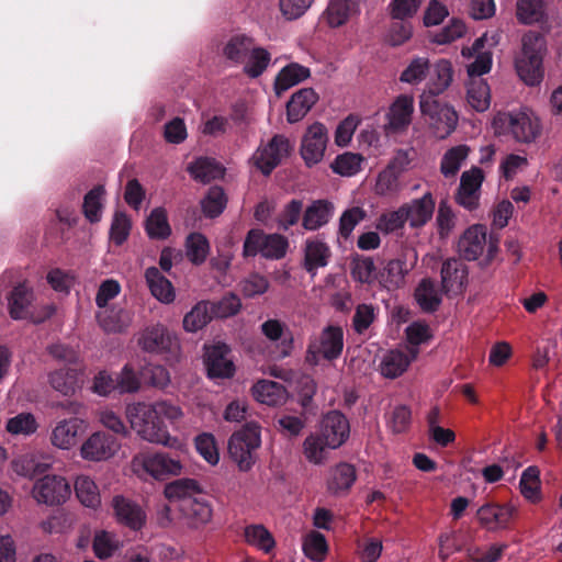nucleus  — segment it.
<instances>
[{"instance_id": "obj_1", "label": "nucleus", "mask_w": 562, "mask_h": 562, "mask_svg": "<svg viewBox=\"0 0 562 562\" xmlns=\"http://www.w3.org/2000/svg\"><path fill=\"white\" fill-rule=\"evenodd\" d=\"M125 416L131 429L144 441L168 448L181 446L177 437H172L165 422L173 425L184 414L182 408L168 400L155 402H134L126 406Z\"/></svg>"}, {"instance_id": "obj_2", "label": "nucleus", "mask_w": 562, "mask_h": 562, "mask_svg": "<svg viewBox=\"0 0 562 562\" xmlns=\"http://www.w3.org/2000/svg\"><path fill=\"white\" fill-rule=\"evenodd\" d=\"M493 124L498 134H508L518 143L530 144L541 134L539 117L526 108L499 113Z\"/></svg>"}, {"instance_id": "obj_3", "label": "nucleus", "mask_w": 562, "mask_h": 562, "mask_svg": "<svg viewBox=\"0 0 562 562\" xmlns=\"http://www.w3.org/2000/svg\"><path fill=\"white\" fill-rule=\"evenodd\" d=\"M180 460L165 452L140 451L131 460V471L140 480L165 481L182 473Z\"/></svg>"}, {"instance_id": "obj_4", "label": "nucleus", "mask_w": 562, "mask_h": 562, "mask_svg": "<svg viewBox=\"0 0 562 562\" xmlns=\"http://www.w3.org/2000/svg\"><path fill=\"white\" fill-rule=\"evenodd\" d=\"M544 48V40L540 34L529 32L522 37L521 54L517 57L515 66L519 78L528 86H536L543 78Z\"/></svg>"}, {"instance_id": "obj_5", "label": "nucleus", "mask_w": 562, "mask_h": 562, "mask_svg": "<svg viewBox=\"0 0 562 562\" xmlns=\"http://www.w3.org/2000/svg\"><path fill=\"white\" fill-rule=\"evenodd\" d=\"M137 345L146 353L161 356L166 361H177L180 341L165 325L146 326L137 334Z\"/></svg>"}, {"instance_id": "obj_6", "label": "nucleus", "mask_w": 562, "mask_h": 562, "mask_svg": "<svg viewBox=\"0 0 562 562\" xmlns=\"http://www.w3.org/2000/svg\"><path fill=\"white\" fill-rule=\"evenodd\" d=\"M260 445V427L255 423H249L231 436L228 453L240 471H248L255 464L254 452Z\"/></svg>"}, {"instance_id": "obj_7", "label": "nucleus", "mask_w": 562, "mask_h": 562, "mask_svg": "<svg viewBox=\"0 0 562 562\" xmlns=\"http://www.w3.org/2000/svg\"><path fill=\"white\" fill-rule=\"evenodd\" d=\"M419 109L437 138L443 139L456 130L458 114L448 103L440 102L431 95H420Z\"/></svg>"}, {"instance_id": "obj_8", "label": "nucleus", "mask_w": 562, "mask_h": 562, "mask_svg": "<svg viewBox=\"0 0 562 562\" xmlns=\"http://www.w3.org/2000/svg\"><path fill=\"white\" fill-rule=\"evenodd\" d=\"M342 349V328L329 325L325 327L319 335L311 337L305 360L312 366L318 364L321 359L331 361L340 357Z\"/></svg>"}, {"instance_id": "obj_9", "label": "nucleus", "mask_w": 562, "mask_h": 562, "mask_svg": "<svg viewBox=\"0 0 562 562\" xmlns=\"http://www.w3.org/2000/svg\"><path fill=\"white\" fill-rule=\"evenodd\" d=\"M485 248L488 259H492L498 250V238L491 235L487 239V228L482 224L471 225L459 238V252L469 261L476 260Z\"/></svg>"}, {"instance_id": "obj_10", "label": "nucleus", "mask_w": 562, "mask_h": 562, "mask_svg": "<svg viewBox=\"0 0 562 562\" xmlns=\"http://www.w3.org/2000/svg\"><path fill=\"white\" fill-rule=\"evenodd\" d=\"M417 261L414 248L403 247L396 258L389 260L380 271V283L387 290H396L405 282L406 274Z\"/></svg>"}, {"instance_id": "obj_11", "label": "nucleus", "mask_w": 562, "mask_h": 562, "mask_svg": "<svg viewBox=\"0 0 562 562\" xmlns=\"http://www.w3.org/2000/svg\"><path fill=\"white\" fill-rule=\"evenodd\" d=\"M291 145L284 135H274L266 145H261L251 156V162L268 176L290 154Z\"/></svg>"}, {"instance_id": "obj_12", "label": "nucleus", "mask_w": 562, "mask_h": 562, "mask_svg": "<svg viewBox=\"0 0 562 562\" xmlns=\"http://www.w3.org/2000/svg\"><path fill=\"white\" fill-rule=\"evenodd\" d=\"M120 449L117 438L104 431H95L82 442L80 457L90 462H103L112 459Z\"/></svg>"}, {"instance_id": "obj_13", "label": "nucleus", "mask_w": 562, "mask_h": 562, "mask_svg": "<svg viewBox=\"0 0 562 562\" xmlns=\"http://www.w3.org/2000/svg\"><path fill=\"white\" fill-rule=\"evenodd\" d=\"M32 495L40 504L59 505L70 496V485L63 476L45 475L35 482Z\"/></svg>"}, {"instance_id": "obj_14", "label": "nucleus", "mask_w": 562, "mask_h": 562, "mask_svg": "<svg viewBox=\"0 0 562 562\" xmlns=\"http://www.w3.org/2000/svg\"><path fill=\"white\" fill-rule=\"evenodd\" d=\"M328 142L327 130L324 124L315 122L310 125L301 142L300 153L306 164L312 167L322 161Z\"/></svg>"}, {"instance_id": "obj_15", "label": "nucleus", "mask_w": 562, "mask_h": 562, "mask_svg": "<svg viewBox=\"0 0 562 562\" xmlns=\"http://www.w3.org/2000/svg\"><path fill=\"white\" fill-rule=\"evenodd\" d=\"M317 432L327 440V446L338 449L349 438V420L339 411H330L322 417Z\"/></svg>"}, {"instance_id": "obj_16", "label": "nucleus", "mask_w": 562, "mask_h": 562, "mask_svg": "<svg viewBox=\"0 0 562 562\" xmlns=\"http://www.w3.org/2000/svg\"><path fill=\"white\" fill-rule=\"evenodd\" d=\"M484 181V173L479 167H472L464 171L460 178V186L456 201L462 207L474 211L479 207L481 187Z\"/></svg>"}, {"instance_id": "obj_17", "label": "nucleus", "mask_w": 562, "mask_h": 562, "mask_svg": "<svg viewBox=\"0 0 562 562\" xmlns=\"http://www.w3.org/2000/svg\"><path fill=\"white\" fill-rule=\"evenodd\" d=\"M413 113L414 97L409 94L398 95L386 113L385 133L395 134L406 131L412 123Z\"/></svg>"}, {"instance_id": "obj_18", "label": "nucleus", "mask_w": 562, "mask_h": 562, "mask_svg": "<svg viewBox=\"0 0 562 562\" xmlns=\"http://www.w3.org/2000/svg\"><path fill=\"white\" fill-rule=\"evenodd\" d=\"M486 34L477 37L471 46L463 47L461 55L465 59L474 58L467 65L469 80L482 78L483 75L490 72L492 68V52L484 48Z\"/></svg>"}, {"instance_id": "obj_19", "label": "nucleus", "mask_w": 562, "mask_h": 562, "mask_svg": "<svg viewBox=\"0 0 562 562\" xmlns=\"http://www.w3.org/2000/svg\"><path fill=\"white\" fill-rule=\"evenodd\" d=\"M260 331L267 340L276 345L279 358H286L294 348V337L285 323L269 318L260 325Z\"/></svg>"}, {"instance_id": "obj_20", "label": "nucleus", "mask_w": 562, "mask_h": 562, "mask_svg": "<svg viewBox=\"0 0 562 562\" xmlns=\"http://www.w3.org/2000/svg\"><path fill=\"white\" fill-rule=\"evenodd\" d=\"M515 513L516 508L512 505L488 503L477 509L476 517L482 527L490 531H496L508 528Z\"/></svg>"}, {"instance_id": "obj_21", "label": "nucleus", "mask_w": 562, "mask_h": 562, "mask_svg": "<svg viewBox=\"0 0 562 562\" xmlns=\"http://www.w3.org/2000/svg\"><path fill=\"white\" fill-rule=\"evenodd\" d=\"M419 349L408 347L406 350L393 349L387 351L381 362L380 372L387 379L401 376L418 356Z\"/></svg>"}, {"instance_id": "obj_22", "label": "nucleus", "mask_w": 562, "mask_h": 562, "mask_svg": "<svg viewBox=\"0 0 562 562\" xmlns=\"http://www.w3.org/2000/svg\"><path fill=\"white\" fill-rule=\"evenodd\" d=\"M85 420L70 417L59 420L52 429L50 442L61 450H69L77 445L79 435L83 431Z\"/></svg>"}, {"instance_id": "obj_23", "label": "nucleus", "mask_w": 562, "mask_h": 562, "mask_svg": "<svg viewBox=\"0 0 562 562\" xmlns=\"http://www.w3.org/2000/svg\"><path fill=\"white\" fill-rule=\"evenodd\" d=\"M412 228L425 226L432 217L436 202L430 192H426L422 198L413 199L401 205Z\"/></svg>"}, {"instance_id": "obj_24", "label": "nucleus", "mask_w": 562, "mask_h": 562, "mask_svg": "<svg viewBox=\"0 0 562 562\" xmlns=\"http://www.w3.org/2000/svg\"><path fill=\"white\" fill-rule=\"evenodd\" d=\"M303 268L314 277L319 268L328 265L331 250L327 243L318 237L307 238L303 247Z\"/></svg>"}, {"instance_id": "obj_25", "label": "nucleus", "mask_w": 562, "mask_h": 562, "mask_svg": "<svg viewBox=\"0 0 562 562\" xmlns=\"http://www.w3.org/2000/svg\"><path fill=\"white\" fill-rule=\"evenodd\" d=\"M453 79V67L450 60L439 59L428 72L426 90L420 95H431L435 98L443 93L451 85Z\"/></svg>"}, {"instance_id": "obj_26", "label": "nucleus", "mask_w": 562, "mask_h": 562, "mask_svg": "<svg viewBox=\"0 0 562 562\" xmlns=\"http://www.w3.org/2000/svg\"><path fill=\"white\" fill-rule=\"evenodd\" d=\"M229 352L225 344L206 348L205 366L211 378H229L234 373V363L227 358Z\"/></svg>"}, {"instance_id": "obj_27", "label": "nucleus", "mask_w": 562, "mask_h": 562, "mask_svg": "<svg viewBox=\"0 0 562 562\" xmlns=\"http://www.w3.org/2000/svg\"><path fill=\"white\" fill-rule=\"evenodd\" d=\"M184 524L190 528H199L207 524L212 517V509L206 501L199 494L194 498H186L179 504Z\"/></svg>"}, {"instance_id": "obj_28", "label": "nucleus", "mask_w": 562, "mask_h": 562, "mask_svg": "<svg viewBox=\"0 0 562 562\" xmlns=\"http://www.w3.org/2000/svg\"><path fill=\"white\" fill-rule=\"evenodd\" d=\"M318 94L313 88H302L292 94L286 103V120L289 123L301 121L316 104Z\"/></svg>"}, {"instance_id": "obj_29", "label": "nucleus", "mask_w": 562, "mask_h": 562, "mask_svg": "<svg viewBox=\"0 0 562 562\" xmlns=\"http://www.w3.org/2000/svg\"><path fill=\"white\" fill-rule=\"evenodd\" d=\"M335 206L328 200H315L302 215V226L306 231H317L325 226L334 215Z\"/></svg>"}, {"instance_id": "obj_30", "label": "nucleus", "mask_w": 562, "mask_h": 562, "mask_svg": "<svg viewBox=\"0 0 562 562\" xmlns=\"http://www.w3.org/2000/svg\"><path fill=\"white\" fill-rule=\"evenodd\" d=\"M441 285L447 292L459 293L467 281V266L459 259H447L441 267Z\"/></svg>"}, {"instance_id": "obj_31", "label": "nucleus", "mask_w": 562, "mask_h": 562, "mask_svg": "<svg viewBox=\"0 0 562 562\" xmlns=\"http://www.w3.org/2000/svg\"><path fill=\"white\" fill-rule=\"evenodd\" d=\"M49 385L64 396H72L79 389V371L76 368L66 367L48 373Z\"/></svg>"}, {"instance_id": "obj_32", "label": "nucleus", "mask_w": 562, "mask_h": 562, "mask_svg": "<svg viewBox=\"0 0 562 562\" xmlns=\"http://www.w3.org/2000/svg\"><path fill=\"white\" fill-rule=\"evenodd\" d=\"M145 279L154 297L165 304L173 302L176 297L175 288L172 283L161 274L158 268H147L145 271Z\"/></svg>"}, {"instance_id": "obj_33", "label": "nucleus", "mask_w": 562, "mask_h": 562, "mask_svg": "<svg viewBox=\"0 0 562 562\" xmlns=\"http://www.w3.org/2000/svg\"><path fill=\"white\" fill-rule=\"evenodd\" d=\"M252 395L258 402L269 406L282 405L288 400L286 389L270 380L258 381L252 386Z\"/></svg>"}, {"instance_id": "obj_34", "label": "nucleus", "mask_w": 562, "mask_h": 562, "mask_svg": "<svg viewBox=\"0 0 562 562\" xmlns=\"http://www.w3.org/2000/svg\"><path fill=\"white\" fill-rule=\"evenodd\" d=\"M97 319L106 333H123L133 322V314L124 308L112 307L97 314Z\"/></svg>"}, {"instance_id": "obj_35", "label": "nucleus", "mask_w": 562, "mask_h": 562, "mask_svg": "<svg viewBox=\"0 0 562 562\" xmlns=\"http://www.w3.org/2000/svg\"><path fill=\"white\" fill-rule=\"evenodd\" d=\"M254 45V40L250 36L237 34L226 41L222 54L232 65L238 66L246 61Z\"/></svg>"}, {"instance_id": "obj_36", "label": "nucleus", "mask_w": 562, "mask_h": 562, "mask_svg": "<svg viewBox=\"0 0 562 562\" xmlns=\"http://www.w3.org/2000/svg\"><path fill=\"white\" fill-rule=\"evenodd\" d=\"M117 519L132 529H139L145 521V514L135 503L123 496H115L112 501Z\"/></svg>"}, {"instance_id": "obj_37", "label": "nucleus", "mask_w": 562, "mask_h": 562, "mask_svg": "<svg viewBox=\"0 0 562 562\" xmlns=\"http://www.w3.org/2000/svg\"><path fill=\"white\" fill-rule=\"evenodd\" d=\"M311 76L307 67L297 63H291L284 66L277 75L274 80V90L277 94H281L290 88L299 85Z\"/></svg>"}, {"instance_id": "obj_38", "label": "nucleus", "mask_w": 562, "mask_h": 562, "mask_svg": "<svg viewBox=\"0 0 562 562\" xmlns=\"http://www.w3.org/2000/svg\"><path fill=\"white\" fill-rule=\"evenodd\" d=\"M334 450L327 446L325 440L317 431L311 432L303 441L302 451L307 462L314 465H323L328 460L329 451Z\"/></svg>"}, {"instance_id": "obj_39", "label": "nucleus", "mask_w": 562, "mask_h": 562, "mask_svg": "<svg viewBox=\"0 0 562 562\" xmlns=\"http://www.w3.org/2000/svg\"><path fill=\"white\" fill-rule=\"evenodd\" d=\"M356 479L355 467L350 463L341 462L330 469L327 487L334 494L347 492L353 485Z\"/></svg>"}, {"instance_id": "obj_40", "label": "nucleus", "mask_w": 562, "mask_h": 562, "mask_svg": "<svg viewBox=\"0 0 562 562\" xmlns=\"http://www.w3.org/2000/svg\"><path fill=\"white\" fill-rule=\"evenodd\" d=\"M467 102L476 112H484L491 104V91L483 78H474L467 83Z\"/></svg>"}, {"instance_id": "obj_41", "label": "nucleus", "mask_w": 562, "mask_h": 562, "mask_svg": "<svg viewBox=\"0 0 562 562\" xmlns=\"http://www.w3.org/2000/svg\"><path fill=\"white\" fill-rule=\"evenodd\" d=\"M469 154L470 147L464 144L449 148L440 161V172L442 176L445 178L456 177L468 159Z\"/></svg>"}, {"instance_id": "obj_42", "label": "nucleus", "mask_w": 562, "mask_h": 562, "mask_svg": "<svg viewBox=\"0 0 562 562\" xmlns=\"http://www.w3.org/2000/svg\"><path fill=\"white\" fill-rule=\"evenodd\" d=\"M33 300V291L25 283L16 285L8 297L9 313L13 319H22Z\"/></svg>"}, {"instance_id": "obj_43", "label": "nucleus", "mask_w": 562, "mask_h": 562, "mask_svg": "<svg viewBox=\"0 0 562 562\" xmlns=\"http://www.w3.org/2000/svg\"><path fill=\"white\" fill-rule=\"evenodd\" d=\"M75 492L80 503L90 508L101 504V496L95 482L88 475H79L75 481Z\"/></svg>"}, {"instance_id": "obj_44", "label": "nucleus", "mask_w": 562, "mask_h": 562, "mask_svg": "<svg viewBox=\"0 0 562 562\" xmlns=\"http://www.w3.org/2000/svg\"><path fill=\"white\" fill-rule=\"evenodd\" d=\"M271 60L270 53L259 46H252L245 63H243V71L249 78H258L268 68Z\"/></svg>"}, {"instance_id": "obj_45", "label": "nucleus", "mask_w": 562, "mask_h": 562, "mask_svg": "<svg viewBox=\"0 0 562 562\" xmlns=\"http://www.w3.org/2000/svg\"><path fill=\"white\" fill-rule=\"evenodd\" d=\"M165 496L170 501H179L182 504L186 498H194L200 494V487L195 480L179 479L165 486Z\"/></svg>"}, {"instance_id": "obj_46", "label": "nucleus", "mask_w": 562, "mask_h": 562, "mask_svg": "<svg viewBox=\"0 0 562 562\" xmlns=\"http://www.w3.org/2000/svg\"><path fill=\"white\" fill-rule=\"evenodd\" d=\"M145 229L151 239H166L171 234L167 212L164 207L154 209L146 220Z\"/></svg>"}, {"instance_id": "obj_47", "label": "nucleus", "mask_w": 562, "mask_h": 562, "mask_svg": "<svg viewBox=\"0 0 562 562\" xmlns=\"http://www.w3.org/2000/svg\"><path fill=\"white\" fill-rule=\"evenodd\" d=\"M189 173L203 183L223 176V168L211 158H199L188 167Z\"/></svg>"}, {"instance_id": "obj_48", "label": "nucleus", "mask_w": 562, "mask_h": 562, "mask_svg": "<svg viewBox=\"0 0 562 562\" xmlns=\"http://www.w3.org/2000/svg\"><path fill=\"white\" fill-rule=\"evenodd\" d=\"M415 299L425 312H435L441 303L440 294L435 283L429 279H424L418 284L415 291Z\"/></svg>"}, {"instance_id": "obj_49", "label": "nucleus", "mask_w": 562, "mask_h": 562, "mask_svg": "<svg viewBox=\"0 0 562 562\" xmlns=\"http://www.w3.org/2000/svg\"><path fill=\"white\" fill-rule=\"evenodd\" d=\"M363 161L364 158L360 154L347 151L338 155L330 164V168L341 177H352L361 170Z\"/></svg>"}, {"instance_id": "obj_50", "label": "nucleus", "mask_w": 562, "mask_h": 562, "mask_svg": "<svg viewBox=\"0 0 562 562\" xmlns=\"http://www.w3.org/2000/svg\"><path fill=\"white\" fill-rule=\"evenodd\" d=\"M358 12L359 8L347 0H331L326 10L328 24L331 27H338L345 24L350 15Z\"/></svg>"}, {"instance_id": "obj_51", "label": "nucleus", "mask_w": 562, "mask_h": 562, "mask_svg": "<svg viewBox=\"0 0 562 562\" xmlns=\"http://www.w3.org/2000/svg\"><path fill=\"white\" fill-rule=\"evenodd\" d=\"M209 303L201 301L196 303L183 317V328L187 331L195 333L202 329L210 321Z\"/></svg>"}, {"instance_id": "obj_52", "label": "nucleus", "mask_w": 562, "mask_h": 562, "mask_svg": "<svg viewBox=\"0 0 562 562\" xmlns=\"http://www.w3.org/2000/svg\"><path fill=\"white\" fill-rule=\"evenodd\" d=\"M402 189L400 177L393 171L384 168L381 170L375 179L373 191L379 196H395Z\"/></svg>"}, {"instance_id": "obj_53", "label": "nucleus", "mask_w": 562, "mask_h": 562, "mask_svg": "<svg viewBox=\"0 0 562 562\" xmlns=\"http://www.w3.org/2000/svg\"><path fill=\"white\" fill-rule=\"evenodd\" d=\"M104 194L105 190L103 186H97L85 195L82 209L89 222L97 223L101 220Z\"/></svg>"}, {"instance_id": "obj_54", "label": "nucleus", "mask_w": 562, "mask_h": 562, "mask_svg": "<svg viewBox=\"0 0 562 562\" xmlns=\"http://www.w3.org/2000/svg\"><path fill=\"white\" fill-rule=\"evenodd\" d=\"M210 250L206 237L200 233H192L187 237L186 251L188 259L194 265L205 261Z\"/></svg>"}, {"instance_id": "obj_55", "label": "nucleus", "mask_w": 562, "mask_h": 562, "mask_svg": "<svg viewBox=\"0 0 562 562\" xmlns=\"http://www.w3.org/2000/svg\"><path fill=\"white\" fill-rule=\"evenodd\" d=\"M49 467V462H40L33 453L22 454L12 461L13 471L26 477L43 473Z\"/></svg>"}, {"instance_id": "obj_56", "label": "nucleus", "mask_w": 562, "mask_h": 562, "mask_svg": "<svg viewBox=\"0 0 562 562\" xmlns=\"http://www.w3.org/2000/svg\"><path fill=\"white\" fill-rule=\"evenodd\" d=\"M516 15L524 24L539 22L544 15L542 0H517Z\"/></svg>"}, {"instance_id": "obj_57", "label": "nucleus", "mask_w": 562, "mask_h": 562, "mask_svg": "<svg viewBox=\"0 0 562 562\" xmlns=\"http://www.w3.org/2000/svg\"><path fill=\"white\" fill-rule=\"evenodd\" d=\"M429 70V59L416 57L412 59L408 66L402 71L400 80L409 85H418L427 78Z\"/></svg>"}, {"instance_id": "obj_58", "label": "nucleus", "mask_w": 562, "mask_h": 562, "mask_svg": "<svg viewBox=\"0 0 562 562\" xmlns=\"http://www.w3.org/2000/svg\"><path fill=\"white\" fill-rule=\"evenodd\" d=\"M327 550L328 546L324 535L317 531H311L304 537L303 551L312 561H323L326 557Z\"/></svg>"}, {"instance_id": "obj_59", "label": "nucleus", "mask_w": 562, "mask_h": 562, "mask_svg": "<svg viewBox=\"0 0 562 562\" xmlns=\"http://www.w3.org/2000/svg\"><path fill=\"white\" fill-rule=\"evenodd\" d=\"M263 249L261 256L266 259L279 260L282 259L288 251V238L280 234H263Z\"/></svg>"}, {"instance_id": "obj_60", "label": "nucleus", "mask_w": 562, "mask_h": 562, "mask_svg": "<svg viewBox=\"0 0 562 562\" xmlns=\"http://www.w3.org/2000/svg\"><path fill=\"white\" fill-rule=\"evenodd\" d=\"M202 211L207 217L218 216L226 206L224 190L220 187H211L205 198L201 201Z\"/></svg>"}, {"instance_id": "obj_61", "label": "nucleus", "mask_w": 562, "mask_h": 562, "mask_svg": "<svg viewBox=\"0 0 562 562\" xmlns=\"http://www.w3.org/2000/svg\"><path fill=\"white\" fill-rule=\"evenodd\" d=\"M121 547L115 535L108 531H98L93 539V552L99 559L112 557Z\"/></svg>"}, {"instance_id": "obj_62", "label": "nucleus", "mask_w": 562, "mask_h": 562, "mask_svg": "<svg viewBox=\"0 0 562 562\" xmlns=\"http://www.w3.org/2000/svg\"><path fill=\"white\" fill-rule=\"evenodd\" d=\"M519 487L527 499L533 503L540 499L539 470L536 467H529L522 472Z\"/></svg>"}, {"instance_id": "obj_63", "label": "nucleus", "mask_w": 562, "mask_h": 562, "mask_svg": "<svg viewBox=\"0 0 562 562\" xmlns=\"http://www.w3.org/2000/svg\"><path fill=\"white\" fill-rule=\"evenodd\" d=\"M37 422L31 413H20L7 422L5 429L11 435L29 436L37 430Z\"/></svg>"}, {"instance_id": "obj_64", "label": "nucleus", "mask_w": 562, "mask_h": 562, "mask_svg": "<svg viewBox=\"0 0 562 562\" xmlns=\"http://www.w3.org/2000/svg\"><path fill=\"white\" fill-rule=\"evenodd\" d=\"M195 449L199 454L211 465H215L220 461V453L215 438L210 432H203L195 437Z\"/></svg>"}]
</instances>
